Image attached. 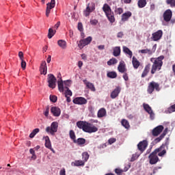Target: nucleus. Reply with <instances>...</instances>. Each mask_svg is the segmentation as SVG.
Wrapping results in <instances>:
<instances>
[{"label": "nucleus", "instance_id": "obj_59", "mask_svg": "<svg viewBox=\"0 0 175 175\" xmlns=\"http://www.w3.org/2000/svg\"><path fill=\"white\" fill-rule=\"evenodd\" d=\"M150 12H154L155 10V4H151L150 7Z\"/></svg>", "mask_w": 175, "mask_h": 175}, {"label": "nucleus", "instance_id": "obj_39", "mask_svg": "<svg viewBox=\"0 0 175 175\" xmlns=\"http://www.w3.org/2000/svg\"><path fill=\"white\" fill-rule=\"evenodd\" d=\"M107 76L109 79H116V77H117V72L114 71L109 72H107Z\"/></svg>", "mask_w": 175, "mask_h": 175}, {"label": "nucleus", "instance_id": "obj_52", "mask_svg": "<svg viewBox=\"0 0 175 175\" xmlns=\"http://www.w3.org/2000/svg\"><path fill=\"white\" fill-rule=\"evenodd\" d=\"M124 171L120 168L115 169V173L118 175H120Z\"/></svg>", "mask_w": 175, "mask_h": 175}, {"label": "nucleus", "instance_id": "obj_40", "mask_svg": "<svg viewBox=\"0 0 175 175\" xmlns=\"http://www.w3.org/2000/svg\"><path fill=\"white\" fill-rule=\"evenodd\" d=\"M89 158H90V154H88V152H83L82 153V159H83L82 161H84L85 163V162H87V161H88Z\"/></svg>", "mask_w": 175, "mask_h": 175}, {"label": "nucleus", "instance_id": "obj_29", "mask_svg": "<svg viewBox=\"0 0 175 175\" xmlns=\"http://www.w3.org/2000/svg\"><path fill=\"white\" fill-rule=\"evenodd\" d=\"M57 44L59 46H60L61 49H62L63 50H65V49H66L67 47V43L66 41L64 40H59L57 41Z\"/></svg>", "mask_w": 175, "mask_h": 175}, {"label": "nucleus", "instance_id": "obj_41", "mask_svg": "<svg viewBox=\"0 0 175 175\" xmlns=\"http://www.w3.org/2000/svg\"><path fill=\"white\" fill-rule=\"evenodd\" d=\"M118 62V60H117V59L112 58L107 62V65H109V66H111V65H116V64H117Z\"/></svg>", "mask_w": 175, "mask_h": 175}, {"label": "nucleus", "instance_id": "obj_61", "mask_svg": "<svg viewBox=\"0 0 175 175\" xmlns=\"http://www.w3.org/2000/svg\"><path fill=\"white\" fill-rule=\"evenodd\" d=\"M59 174L60 175H66L65 169L61 170L60 172H59Z\"/></svg>", "mask_w": 175, "mask_h": 175}, {"label": "nucleus", "instance_id": "obj_60", "mask_svg": "<svg viewBox=\"0 0 175 175\" xmlns=\"http://www.w3.org/2000/svg\"><path fill=\"white\" fill-rule=\"evenodd\" d=\"M122 36H124V33L122 31L118 33L117 38H122Z\"/></svg>", "mask_w": 175, "mask_h": 175}, {"label": "nucleus", "instance_id": "obj_37", "mask_svg": "<svg viewBox=\"0 0 175 175\" xmlns=\"http://www.w3.org/2000/svg\"><path fill=\"white\" fill-rule=\"evenodd\" d=\"M143 107L146 113H150L152 111V109L148 104L144 103Z\"/></svg>", "mask_w": 175, "mask_h": 175}, {"label": "nucleus", "instance_id": "obj_50", "mask_svg": "<svg viewBox=\"0 0 175 175\" xmlns=\"http://www.w3.org/2000/svg\"><path fill=\"white\" fill-rule=\"evenodd\" d=\"M21 68L22 69L25 70V68H27V62H25L23 59H21Z\"/></svg>", "mask_w": 175, "mask_h": 175}, {"label": "nucleus", "instance_id": "obj_36", "mask_svg": "<svg viewBox=\"0 0 175 175\" xmlns=\"http://www.w3.org/2000/svg\"><path fill=\"white\" fill-rule=\"evenodd\" d=\"M146 5H147V0H139L137 2L138 8L140 9L145 8Z\"/></svg>", "mask_w": 175, "mask_h": 175}, {"label": "nucleus", "instance_id": "obj_54", "mask_svg": "<svg viewBox=\"0 0 175 175\" xmlns=\"http://www.w3.org/2000/svg\"><path fill=\"white\" fill-rule=\"evenodd\" d=\"M123 79L125 81H128L129 80V77H128V74L126 72H123Z\"/></svg>", "mask_w": 175, "mask_h": 175}, {"label": "nucleus", "instance_id": "obj_28", "mask_svg": "<svg viewBox=\"0 0 175 175\" xmlns=\"http://www.w3.org/2000/svg\"><path fill=\"white\" fill-rule=\"evenodd\" d=\"M72 166H84L85 165V163L83 160H75V161L71 163Z\"/></svg>", "mask_w": 175, "mask_h": 175}, {"label": "nucleus", "instance_id": "obj_1", "mask_svg": "<svg viewBox=\"0 0 175 175\" xmlns=\"http://www.w3.org/2000/svg\"><path fill=\"white\" fill-rule=\"evenodd\" d=\"M77 126L79 129H82L83 132H86V133H95V132H98V127L88 122H77Z\"/></svg>", "mask_w": 175, "mask_h": 175}, {"label": "nucleus", "instance_id": "obj_53", "mask_svg": "<svg viewBox=\"0 0 175 175\" xmlns=\"http://www.w3.org/2000/svg\"><path fill=\"white\" fill-rule=\"evenodd\" d=\"M78 29L80 31V32H83V23H78Z\"/></svg>", "mask_w": 175, "mask_h": 175}, {"label": "nucleus", "instance_id": "obj_56", "mask_svg": "<svg viewBox=\"0 0 175 175\" xmlns=\"http://www.w3.org/2000/svg\"><path fill=\"white\" fill-rule=\"evenodd\" d=\"M18 57L20 58V59H24V53H23V51H20L18 53Z\"/></svg>", "mask_w": 175, "mask_h": 175}, {"label": "nucleus", "instance_id": "obj_6", "mask_svg": "<svg viewBox=\"0 0 175 175\" xmlns=\"http://www.w3.org/2000/svg\"><path fill=\"white\" fill-rule=\"evenodd\" d=\"M58 131V122H53L51 124V126H47L46 128V132L50 133L52 136L55 135L56 132Z\"/></svg>", "mask_w": 175, "mask_h": 175}, {"label": "nucleus", "instance_id": "obj_33", "mask_svg": "<svg viewBox=\"0 0 175 175\" xmlns=\"http://www.w3.org/2000/svg\"><path fill=\"white\" fill-rule=\"evenodd\" d=\"M45 140V147L46 148H51V142L50 141V137L49 136H46L44 137Z\"/></svg>", "mask_w": 175, "mask_h": 175}, {"label": "nucleus", "instance_id": "obj_45", "mask_svg": "<svg viewBox=\"0 0 175 175\" xmlns=\"http://www.w3.org/2000/svg\"><path fill=\"white\" fill-rule=\"evenodd\" d=\"M55 35V31L53 30V29L50 28L49 29V33H48V38L49 39H51Z\"/></svg>", "mask_w": 175, "mask_h": 175}, {"label": "nucleus", "instance_id": "obj_16", "mask_svg": "<svg viewBox=\"0 0 175 175\" xmlns=\"http://www.w3.org/2000/svg\"><path fill=\"white\" fill-rule=\"evenodd\" d=\"M72 102L75 105H87L88 101L83 97H76Z\"/></svg>", "mask_w": 175, "mask_h": 175}, {"label": "nucleus", "instance_id": "obj_13", "mask_svg": "<svg viewBox=\"0 0 175 175\" xmlns=\"http://www.w3.org/2000/svg\"><path fill=\"white\" fill-rule=\"evenodd\" d=\"M148 146V142H147V140H143L137 144V148L140 152L143 153L144 151H146V148H147Z\"/></svg>", "mask_w": 175, "mask_h": 175}, {"label": "nucleus", "instance_id": "obj_55", "mask_svg": "<svg viewBox=\"0 0 175 175\" xmlns=\"http://www.w3.org/2000/svg\"><path fill=\"white\" fill-rule=\"evenodd\" d=\"M90 24L92 25H96V24H98V20L93 19V20L90 21Z\"/></svg>", "mask_w": 175, "mask_h": 175}, {"label": "nucleus", "instance_id": "obj_18", "mask_svg": "<svg viewBox=\"0 0 175 175\" xmlns=\"http://www.w3.org/2000/svg\"><path fill=\"white\" fill-rule=\"evenodd\" d=\"M40 72L41 75H47V64L46 61H42L40 66Z\"/></svg>", "mask_w": 175, "mask_h": 175}, {"label": "nucleus", "instance_id": "obj_27", "mask_svg": "<svg viewBox=\"0 0 175 175\" xmlns=\"http://www.w3.org/2000/svg\"><path fill=\"white\" fill-rule=\"evenodd\" d=\"M132 64L134 69H139V66H140V62H139L135 56L133 57Z\"/></svg>", "mask_w": 175, "mask_h": 175}, {"label": "nucleus", "instance_id": "obj_7", "mask_svg": "<svg viewBox=\"0 0 175 175\" xmlns=\"http://www.w3.org/2000/svg\"><path fill=\"white\" fill-rule=\"evenodd\" d=\"M95 10V3H89L86 7L85 10L83 11V14L85 17H88L92 12Z\"/></svg>", "mask_w": 175, "mask_h": 175}, {"label": "nucleus", "instance_id": "obj_22", "mask_svg": "<svg viewBox=\"0 0 175 175\" xmlns=\"http://www.w3.org/2000/svg\"><path fill=\"white\" fill-rule=\"evenodd\" d=\"M151 68V64H148L144 69V71L142 72V74L141 75V77L144 78L146 77V76H147L150 72V69Z\"/></svg>", "mask_w": 175, "mask_h": 175}, {"label": "nucleus", "instance_id": "obj_64", "mask_svg": "<svg viewBox=\"0 0 175 175\" xmlns=\"http://www.w3.org/2000/svg\"><path fill=\"white\" fill-rule=\"evenodd\" d=\"M98 49V50H105V45H99Z\"/></svg>", "mask_w": 175, "mask_h": 175}, {"label": "nucleus", "instance_id": "obj_17", "mask_svg": "<svg viewBox=\"0 0 175 175\" xmlns=\"http://www.w3.org/2000/svg\"><path fill=\"white\" fill-rule=\"evenodd\" d=\"M120 92H121V87L117 86L111 93V99H116L120 95Z\"/></svg>", "mask_w": 175, "mask_h": 175}, {"label": "nucleus", "instance_id": "obj_38", "mask_svg": "<svg viewBox=\"0 0 175 175\" xmlns=\"http://www.w3.org/2000/svg\"><path fill=\"white\" fill-rule=\"evenodd\" d=\"M123 51L124 53H125V54H128V55H129L130 57H132V55L133 54L132 53V51H131L129 48L126 46H123Z\"/></svg>", "mask_w": 175, "mask_h": 175}, {"label": "nucleus", "instance_id": "obj_26", "mask_svg": "<svg viewBox=\"0 0 175 175\" xmlns=\"http://www.w3.org/2000/svg\"><path fill=\"white\" fill-rule=\"evenodd\" d=\"M85 142L86 140L84 138H78L77 139L75 140L74 143L75 144H78V146H80V147H84Z\"/></svg>", "mask_w": 175, "mask_h": 175}, {"label": "nucleus", "instance_id": "obj_20", "mask_svg": "<svg viewBox=\"0 0 175 175\" xmlns=\"http://www.w3.org/2000/svg\"><path fill=\"white\" fill-rule=\"evenodd\" d=\"M130 17H132V12H131V11H128L122 14L121 21L123 23H125V21H128V20H129Z\"/></svg>", "mask_w": 175, "mask_h": 175}, {"label": "nucleus", "instance_id": "obj_43", "mask_svg": "<svg viewBox=\"0 0 175 175\" xmlns=\"http://www.w3.org/2000/svg\"><path fill=\"white\" fill-rule=\"evenodd\" d=\"M40 129H35L34 130H33V131L30 133L29 135V137L31 139H33V137H35V135L37 134V133H39L40 132Z\"/></svg>", "mask_w": 175, "mask_h": 175}, {"label": "nucleus", "instance_id": "obj_46", "mask_svg": "<svg viewBox=\"0 0 175 175\" xmlns=\"http://www.w3.org/2000/svg\"><path fill=\"white\" fill-rule=\"evenodd\" d=\"M114 12L116 14H122V13H124V9L122 8H115Z\"/></svg>", "mask_w": 175, "mask_h": 175}, {"label": "nucleus", "instance_id": "obj_12", "mask_svg": "<svg viewBox=\"0 0 175 175\" xmlns=\"http://www.w3.org/2000/svg\"><path fill=\"white\" fill-rule=\"evenodd\" d=\"M163 35V31H162V30H158L157 31L152 34L151 39L154 42H158V40H161Z\"/></svg>", "mask_w": 175, "mask_h": 175}, {"label": "nucleus", "instance_id": "obj_48", "mask_svg": "<svg viewBox=\"0 0 175 175\" xmlns=\"http://www.w3.org/2000/svg\"><path fill=\"white\" fill-rule=\"evenodd\" d=\"M49 99L51 102H53V103H55V102H57V96L55 95H51Z\"/></svg>", "mask_w": 175, "mask_h": 175}, {"label": "nucleus", "instance_id": "obj_35", "mask_svg": "<svg viewBox=\"0 0 175 175\" xmlns=\"http://www.w3.org/2000/svg\"><path fill=\"white\" fill-rule=\"evenodd\" d=\"M113 54L114 57H118L121 54V48L120 46H116L113 49Z\"/></svg>", "mask_w": 175, "mask_h": 175}, {"label": "nucleus", "instance_id": "obj_4", "mask_svg": "<svg viewBox=\"0 0 175 175\" xmlns=\"http://www.w3.org/2000/svg\"><path fill=\"white\" fill-rule=\"evenodd\" d=\"M169 147V142H166L163 144L159 148H156L153 152L157 154L159 157H163L166 154V149Z\"/></svg>", "mask_w": 175, "mask_h": 175}, {"label": "nucleus", "instance_id": "obj_63", "mask_svg": "<svg viewBox=\"0 0 175 175\" xmlns=\"http://www.w3.org/2000/svg\"><path fill=\"white\" fill-rule=\"evenodd\" d=\"M82 59H83L84 61H85L87 59V55L86 54H82L81 55Z\"/></svg>", "mask_w": 175, "mask_h": 175}, {"label": "nucleus", "instance_id": "obj_32", "mask_svg": "<svg viewBox=\"0 0 175 175\" xmlns=\"http://www.w3.org/2000/svg\"><path fill=\"white\" fill-rule=\"evenodd\" d=\"M174 111H175V104L169 107L165 111V114H172V113H174Z\"/></svg>", "mask_w": 175, "mask_h": 175}, {"label": "nucleus", "instance_id": "obj_23", "mask_svg": "<svg viewBox=\"0 0 175 175\" xmlns=\"http://www.w3.org/2000/svg\"><path fill=\"white\" fill-rule=\"evenodd\" d=\"M166 135H167V128L165 129L163 133L154 139V143H159V142H161Z\"/></svg>", "mask_w": 175, "mask_h": 175}, {"label": "nucleus", "instance_id": "obj_24", "mask_svg": "<svg viewBox=\"0 0 175 175\" xmlns=\"http://www.w3.org/2000/svg\"><path fill=\"white\" fill-rule=\"evenodd\" d=\"M83 83L90 91H96L95 86L93 85L92 83L88 82V81H87L86 79L83 80Z\"/></svg>", "mask_w": 175, "mask_h": 175}, {"label": "nucleus", "instance_id": "obj_44", "mask_svg": "<svg viewBox=\"0 0 175 175\" xmlns=\"http://www.w3.org/2000/svg\"><path fill=\"white\" fill-rule=\"evenodd\" d=\"M70 138L72 140L73 143H75V140H76V134L73 130H70L69 132Z\"/></svg>", "mask_w": 175, "mask_h": 175}, {"label": "nucleus", "instance_id": "obj_58", "mask_svg": "<svg viewBox=\"0 0 175 175\" xmlns=\"http://www.w3.org/2000/svg\"><path fill=\"white\" fill-rule=\"evenodd\" d=\"M150 114V117L151 120H154V117H155V114L154 113V111H151L150 113H149Z\"/></svg>", "mask_w": 175, "mask_h": 175}, {"label": "nucleus", "instance_id": "obj_15", "mask_svg": "<svg viewBox=\"0 0 175 175\" xmlns=\"http://www.w3.org/2000/svg\"><path fill=\"white\" fill-rule=\"evenodd\" d=\"M163 129H164V127L163 125L157 126V127H155L152 130V136H154V137L159 136V135L162 133Z\"/></svg>", "mask_w": 175, "mask_h": 175}, {"label": "nucleus", "instance_id": "obj_10", "mask_svg": "<svg viewBox=\"0 0 175 175\" xmlns=\"http://www.w3.org/2000/svg\"><path fill=\"white\" fill-rule=\"evenodd\" d=\"M48 83L49 88H55V83H57V78L55 77L54 75H48Z\"/></svg>", "mask_w": 175, "mask_h": 175}, {"label": "nucleus", "instance_id": "obj_57", "mask_svg": "<svg viewBox=\"0 0 175 175\" xmlns=\"http://www.w3.org/2000/svg\"><path fill=\"white\" fill-rule=\"evenodd\" d=\"M109 144H113V143H116V139L115 138H111L108 140Z\"/></svg>", "mask_w": 175, "mask_h": 175}, {"label": "nucleus", "instance_id": "obj_3", "mask_svg": "<svg viewBox=\"0 0 175 175\" xmlns=\"http://www.w3.org/2000/svg\"><path fill=\"white\" fill-rule=\"evenodd\" d=\"M58 90L60 92H64V95L66 98H68V96H72V93L70 90H69V88L68 87H64V81L60 78V81H58Z\"/></svg>", "mask_w": 175, "mask_h": 175}, {"label": "nucleus", "instance_id": "obj_9", "mask_svg": "<svg viewBox=\"0 0 175 175\" xmlns=\"http://www.w3.org/2000/svg\"><path fill=\"white\" fill-rule=\"evenodd\" d=\"M149 163L150 165H156V163H158L159 162V157H158V154L152 152L149 156Z\"/></svg>", "mask_w": 175, "mask_h": 175}, {"label": "nucleus", "instance_id": "obj_11", "mask_svg": "<svg viewBox=\"0 0 175 175\" xmlns=\"http://www.w3.org/2000/svg\"><path fill=\"white\" fill-rule=\"evenodd\" d=\"M172 17H173V12L170 9L165 10L163 14V18L165 23H169L172 20Z\"/></svg>", "mask_w": 175, "mask_h": 175}, {"label": "nucleus", "instance_id": "obj_14", "mask_svg": "<svg viewBox=\"0 0 175 175\" xmlns=\"http://www.w3.org/2000/svg\"><path fill=\"white\" fill-rule=\"evenodd\" d=\"M55 8V0H51L50 3L46 4V16L49 17L51 12V9Z\"/></svg>", "mask_w": 175, "mask_h": 175}, {"label": "nucleus", "instance_id": "obj_47", "mask_svg": "<svg viewBox=\"0 0 175 175\" xmlns=\"http://www.w3.org/2000/svg\"><path fill=\"white\" fill-rule=\"evenodd\" d=\"M167 5H170L171 8L175 7V0H166Z\"/></svg>", "mask_w": 175, "mask_h": 175}, {"label": "nucleus", "instance_id": "obj_34", "mask_svg": "<svg viewBox=\"0 0 175 175\" xmlns=\"http://www.w3.org/2000/svg\"><path fill=\"white\" fill-rule=\"evenodd\" d=\"M121 124L124 128L126 129H129L131 128V125L129 124V122L125 119L122 120Z\"/></svg>", "mask_w": 175, "mask_h": 175}, {"label": "nucleus", "instance_id": "obj_31", "mask_svg": "<svg viewBox=\"0 0 175 175\" xmlns=\"http://www.w3.org/2000/svg\"><path fill=\"white\" fill-rule=\"evenodd\" d=\"M106 16H107L109 23H113L116 21V18H114V13L111 12L109 14H107Z\"/></svg>", "mask_w": 175, "mask_h": 175}, {"label": "nucleus", "instance_id": "obj_62", "mask_svg": "<svg viewBox=\"0 0 175 175\" xmlns=\"http://www.w3.org/2000/svg\"><path fill=\"white\" fill-rule=\"evenodd\" d=\"M78 66H79V69H81V67L83 66V62L79 61L78 62Z\"/></svg>", "mask_w": 175, "mask_h": 175}, {"label": "nucleus", "instance_id": "obj_19", "mask_svg": "<svg viewBox=\"0 0 175 175\" xmlns=\"http://www.w3.org/2000/svg\"><path fill=\"white\" fill-rule=\"evenodd\" d=\"M51 113H52L55 117H59L61 116V109L58 107H52L51 108Z\"/></svg>", "mask_w": 175, "mask_h": 175}, {"label": "nucleus", "instance_id": "obj_8", "mask_svg": "<svg viewBox=\"0 0 175 175\" xmlns=\"http://www.w3.org/2000/svg\"><path fill=\"white\" fill-rule=\"evenodd\" d=\"M92 42V37L89 36L86 38L85 39L81 40L78 43V47L81 49L85 47V46H88V44H90Z\"/></svg>", "mask_w": 175, "mask_h": 175}, {"label": "nucleus", "instance_id": "obj_49", "mask_svg": "<svg viewBox=\"0 0 175 175\" xmlns=\"http://www.w3.org/2000/svg\"><path fill=\"white\" fill-rule=\"evenodd\" d=\"M50 111V107L48 105L46 107V110L44 112V116L45 117H49V113Z\"/></svg>", "mask_w": 175, "mask_h": 175}, {"label": "nucleus", "instance_id": "obj_21", "mask_svg": "<svg viewBox=\"0 0 175 175\" xmlns=\"http://www.w3.org/2000/svg\"><path fill=\"white\" fill-rule=\"evenodd\" d=\"M118 70H119L120 73H125V72H126V68H125V62H124V61L120 62L118 66Z\"/></svg>", "mask_w": 175, "mask_h": 175}, {"label": "nucleus", "instance_id": "obj_25", "mask_svg": "<svg viewBox=\"0 0 175 175\" xmlns=\"http://www.w3.org/2000/svg\"><path fill=\"white\" fill-rule=\"evenodd\" d=\"M103 10L106 15L109 14L110 13H112L111 8H110V5L107 3H105L103 5Z\"/></svg>", "mask_w": 175, "mask_h": 175}, {"label": "nucleus", "instance_id": "obj_2", "mask_svg": "<svg viewBox=\"0 0 175 175\" xmlns=\"http://www.w3.org/2000/svg\"><path fill=\"white\" fill-rule=\"evenodd\" d=\"M163 59H165V56L163 55H161L158 57L150 58V62L153 64L150 71L152 75H155L157 70H161V69H162Z\"/></svg>", "mask_w": 175, "mask_h": 175}, {"label": "nucleus", "instance_id": "obj_42", "mask_svg": "<svg viewBox=\"0 0 175 175\" xmlns=\"http://www.w3.org/2000/svg\"><path fill=\"white\" fill-rule=\"evenodd\" d=\"M139 53H141L142 54H148L149 55H151L152 54V51L148 49H142L139 51Z\"/></svg>", "mask_w": 175, "mask_h": 175}, {"label": "nucleus", "instance_id": "obj_30", "mask_svg": "<svg viewBox=\"0 0 175 175\" xmlns=\"http://www.w3.org/2000/svg\"><path fill=\"white\" fill-rule=\"evenodd\" d=\"M106 116V109L105 108H101L98 110L97 116L98 118H102Z\"/></svg>", "mask_w": 175, "mask_h": 175}, {"label": "nucleus", "instance_id": "obj_51", "mask_svg": "<svg viewBox=\"0 0 175 175\" xmlns=\"http://www.w3.org/2000/svg\"><path fill=\"white\" fill-rule=\"evenodd\" d=\"M64 83L66 85L65 87H70V85H72V81L70 80L64 81Z\"/></svg>", "mask_w": 175, "mask_h": 175}, {"label": "nucleus", "instance_id": "obj_5", "mask_svg": "<svg viewBox=\"0 0 175 175\" xmlns=\"http://www.w3.org/2000/svg\"><path fill=\"white\" fill-rule=\"evenodd\" d=\"M154 91L159 92L161 91V88H159V83L152 81L148 85L147 92L152 94Z\"/></svg>", "mask_w": 175, "mask_h": 175}]
</instances>
